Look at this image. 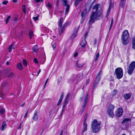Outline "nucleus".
<instances>
[{
  "label": "nucleus",
  "instance_id": "7c9ffc66",
  "mask_svg": "<svg viewBox=\"0 0 135 135\" xmlns=\"http://www.w3.org/2000/svg\"><path fill=\"white\" fill-rule=\"evenodd\" d=\"M23 64L24 66H27V61L25 59H23Z\"/></svg>",
  "mask_w": 135,
  "mask_h": 135
},
{
  "label": "nucleus",
  "instance_id": "09e8293b",
  "mask_svg": "<svg viewBox=\"0 0 135 135\" xmlns=\"http://www.w3.org/2000/svg\"><path fill=\"white\" fill-rule=\"evenodd\" d=\"M33 18L34 21H36L38 19V17H33Z\"/></svg>",
  "mask_w": 135,
  "mask_h": 135
},
{
  "label": "nucleus",
  "instance_id": "4c0bfd02",
  "mask_svg": "<svg viewBox=\"0 0 135 135\" xmlns=\"http://www.w3.org/2000/svg\"><path fill=\"white\" fill-rule=\"evenodd\" d=\"M47 6L49 8H51L52 7L51 4L49 3H48L47 4Z\"/></svg>",
  "mask_w": 135,
  "mask_h": 135
},
{
  "label": "nucleus",
  "instance_id": "0e129e2a",
  "mask_svg": "<svg viewBox=\"0 0 135 135\" xmlns=\"http://www.w3.org/2000/svg\"><path fill=\"white\" fill-rule=\"evenodd\" d=\"M17 1V0H13V2H16Z\"/></svg>",
  "mask_w": 135,
  "mask_h": 135
},
{
  "label": "nucleus",
  "instance_id": "052dcab7",
  "mask_svg": "<svg viewBox=\"0 0 135 135\" xmlns=\"http://www.w3.org/2000/svg\"><path fill=\"white\" fill-rule=\"evenodd\" d=\"M40 72H41V70L40 69L39 70V71L38 72V73H37L38 74H37V76L38 75H39V73H40Z\"/></svg>",
  "mask_w": 135,
  "mask_h": 135
},
{
  "label": "nucleus",
  "instance_id": "4468645a",
  "mask_svg": "<svg viewBox=\"0 0 135 135\" xmlns=\"http://www.w3.org/2000/svg\"><path fill=\"white\" fill-rule=\"evenodd\" d=\"M76 66L78 68H82L84 65V64L81 61L78 60L76 62Z\"/></svg>",
  "mask_w": 135,
  "mask_h": 135
},
{
  "label": "nucleus",
  "instance_id": "ea45409f",
  "mask_svg": "<svg viewBox=\"0 0 135 135\" xmlns=\"http://www.w3.org/2000/svg\"><path fill=\"white\" fill-rule=\"evenodd\" d=\"M132 43H135V36H134L133 37Z\"/></svg>",
  "mask_w": 135,
  "mask_h": 135
},
{
  "label": "nucleus",
  "instance_id": "2eb2a0df",
  "mask_svg": "<svg viewBox=\"0 0 135 135\" xmlns=\"http://www.w3.org/2000/svg\"><path fill=\"white\" fill-rule=\"evenodd\" d=\"M100 79L96 78V80L94 83L93 87V89H94L95 87L97 86V85L99 82Z\"/></svg>",
  "mask_w": 135,
  "mask_h": 135
},
{
  "label": "nucleus",
  "instance_id": "2f4dec72",
  "mask_svg": "<svg viewBox=\"0 0 135 135\" xmlns=\"http://www.w3.org/2000/svg\"><path fill=\"white\" fill-rule=\"evenodd\" d=\"M13 46V44H12L11 45L9 46L8 47V50H9V52H10L12 49Z\"/></svg>",
  "mask_w": 135,
  "mask_h": 135
},
{
  "label": "nucleus",
  "instance_id": "412c9836",
  "mask_svg": "<svg viewBox=\"0 0 135 135\" xmlns=\"http://www.w3.org/2000/svg\"><path fill=\"white\" fill-rule=\"evenodd\" d=\"M70 24V22H66L64 24L62 27H63V29H64V31L65 30V28L66 27H67L69 26Z\"/></svg>",
  "mask_w": 135,
  "mask_h": 135
},
{
  "label": "nucleus",
  "instance_id": "f3484780",
  "mask_svg": "<svg viewBox=\"0 0 135 135\" xmlns=\"http://www.w3.org/2000/svg\"><path fill=\"white\" fill-rule=\"evenodd\" d=\"M124 96L125 99L127 100L131 98V94L130 93L126 94L124 95Z\"/></svg>",
  "mask_w": 135,
  "mask_h": 135
},
{
  "label": "nucleus",
  "instance_id": "0eeeda50",
  "mask_svg": "<svg viewBox=\"0 0 135 135\" xmlns=\"http://www.w3.org/2000/svg\"><path fill=\"white\" fill-rule=\"evenodd\" d=\"M131 124V119L129 118H126L123 119L122 122V124L125 128H127Z\"/></svg>",
  "mask_w": 135,
  "mask_h": 135
},
{
  "label": "nucleus",
  "instance_id": "1a4fd4ad",
  "mask_svg": "<svg viewBox=\"0 0 135 135\" xmlns=\"http://www.w3.org/2000/svg\"><path fill=\"white\" fill-rule=\"evenodd\" d=\"M70 94H68L66 96L65 98V99L63 104L62 106V112H63L65 109V107L66 106L68 103V98L70 96Z\"/></svg>",
  "mask_w": 135,
  "mask_h": 135
},
{
  "label": "nucleus",
  "instance_id": "b1692460",
  "mask_svg": "<svg viewBox=\"0 0 135 135\" xmlns=\"http://www.w3.org/2000/svg\"><path fill=\"white\" fill-rule=\"evenodd\" d=\"M17 68L20 70H21L23 69L22 64L21 63H18L17 65Z\"/></svg>",
  "mask_w": 135,
  "mask_h": 135
},
{
  "label": "nucleus",
  "instance_id": "f8f14e48",
  "mask_svg": "<svg viewBox=\"0 0 135 135\" xmlns=\"http://www.w3.org/2000/svg\"><path fill=\"white\" fill-rule=\"evenodd\" d=\"M123 113V110L122 108H119L117 110L116 115L117 117H120L122 116Z\"/></svg>",
  "mask_w": 135,
  "mask_h": 135
},
{
  "label": "nucleus",
  "instance_id": "e433bc0d",
  "mask_svg": "<svg viewBox=\"0 0 135 135\" xmlns=\"http://www.w3.org/2000/svg\"><path fill=\"white\" fill-rule=\"evenodd\" d=\"M10 16H8L6 19V23H7L8 21V20L10 17Z\"/></svg>",
  "mask_w": 135,
  "mask_h": 135
},
{
  "label": "nucleus",
  "instance_id": "9b49d317",
  "mask_svg": "<svg viewBox=\"0 0 135 135\" xmlns=\"http://www.w3.org/2000/svg\"><path fill=\"white\" fill-rule=\"evenodd\" d=\"M88 98V94L86 95L85 99L84 100V104L82 105V108L80 110V112L82 113L84 110L85 106L87 102V99Z\"/></svg>",
  "mask_w": 135,
  "mask_h": 135
},
{
  "label": "nucleus",
  "instance_id": "13d9d810",
  "mask_svg": "<svg viewBox=\"0 0 135 135\" xmlns=\"http://www.w3.org/2000/svg\"><path fill=\"white\" fill-rule=\"evenodd\" d=\"M78 54L77 52H76L74 54L75 57H76V56H78Z\"/></svg>",
  "mask_w": 135,
  "mask_h": 135
},
{
  "label": "nucleus",
  "instance_id": "423d86ee",
  "mask_svg": "<svg viewBox=\"0 0 135 135\" xmlns=\"http://www.w3.org/2000/svg\"><path fill=\"white\" fill-rule=\"evenodd\" d=\"M135 68V62H132L129 65L128 67L127 73L128 74L131 75Z\"/></svg>",
  "mask_w": 135,
  "mask_h": 135
},
{
  "label": "nucleus",
  "instance_id": "6e6d98bb",
  "mask_svg": "<svg viewBox=\"0 0 135 135\" xmlns=\"http://www.w3.org/2000/svg\"><path fill=\"white\" fill-rule=\"evenodd\" d=\"M21 123L20 126H19V127H18V129H20L21 128Z\"/></svg>",
  "mask_w": 135,
  "mask_h": 135
},
{
  "label": "nucleus",
  "instance_id": "c03bdc74",
  "mask_svg": "<svg viewBox=\"0 0 135 135\" xmlns=\"http://www.w3.org/2000/svg\"><path fill=\"white\" fill-rule=\"evenodd\" d=\"M56 44H54L52 45V47H53V49L54 50H55L56 48Z\"/></svg>",
  "mask_w": 135,
  "mask_h": 135
},
{
  "label": "nucleus",
  "instance_id": "de8ad7c7",
  "mask_svg": "<svg viewBox=\"0 0 135 135\" xmlns=\"http://www.w3.org/2000/svg\"><path fill=\"white\" fill-rule=\"evenodd\" d=\"M48 80H49V79L48 78L46 80V81L45 82V85L44 86V88L45 87L46 85Z\"/></svg>",
  "mask_w": 135,
  "mask_h": 135
},
{
  "label": "nucleus",
  "instance_id": "f03ea898",
  "mask_svg": "<svg viewBox=\"0 0 135 135\" xmlns=\"http://www.w3.org/2000/svg\"><path fill=\"white\" fill-rule=\"evenodd\" d=\"M129 34L127 30H124L122 32L121 39L122 44L124 45H127L129 41Z\"/></svg>",
  "mask_w": 135,
  "mask_h": 135
},
{
  "label": "nucleus",
  "instance_id": "864d4df0",
  "mask_svg": "<svg viewBox=\"0 0 135 135\" xmlns=\"http://www.w3.org/2000/svg\"><path fill=\"white\" fill-rule=\"evenodd\" d=\"M88 33L86 32L85 33V38H86V37L87 36V35H88Z\"/></svg>",
  "mask_w": 135,
  "mask_h": 135
},
{
  "label": "nucleus",
  "instance_id": "6e6552de",
  "mask_svg": "<svg viewBox=\"0 0 135 135\" xmlns=\"http://www.w3.org/2000/svg\"><path fill=\"white\" fill-rule=\"evenodd\" d=\"M63 21V18H61L60 19L59 25V29H60L61 31L59 32V34L60 35L64 31V29H63V27H62V24Z\"/></svg>",
  "mask_w": 135,
  "mask_h": 135
},
{
  "label": "nucleus",
  "instance_id": "69168bd1",
  "mask_svg": "<svg viewBox=\"0 0 135 135\" xmlns=\"http://www.w3.org/2000/svg\"><path fill=\"white\" fill-rule=\"evenodd\" d=\"M112 27H111V26H110V27H109V32L110 30H111V28H112Z\"/></svg>",
  "mask_w": 135,
  "mask_h": 135
},
{
  "label": "nucleus",
  "instance_id": "4d7b16f0",
  "mask_svg": "<svg viewBox=\"0 0 135 135\" xmlns=\"http://www.w3.org/2000/svg\"><path fill=\"white\" fill-rule=\"evenodd\" d=\"M7 73H8L9 72V71H10L11 70V69L10 68H8L7 69Z\"/></svg>",
  "mask_w": 135,
  "mask_h": 135
},
{
  "label": "nucleus",
  "instance_id": "a878e982",
  "mask_svg": "<svg viewBox=\"0 0 135 135\" xmlns=\"http://www.w3.org/2000/svg\"><path fill=\"white\" fill-rule=\"evenodd\" d=\"M125 4V2L124 0H121L120 4V6L122 8H123Z\"/></svg>",
  "mask_w": 135,
  "mask_h": 135
},
{
  "label": "nucleus",
  "instance_id": "680f3d73",
  "mask_svg": "<svg viewBox=\"0 0 135 135\" xmlns=\"http://www.w3.org/2000/svg\"><path fill=\"white\" fill-rule=\"evenodd\" d=\"M83 97H81L80 98V100H81V101L83 99Z\"/></svg>",
  "mask_w": 135,
  "mask_h": 135
},
{
  "label": "nucleus",
  "instance_id": "338daca9",
  "mask_svg": "<svg viewBox=\"0 0 135 135\" xmlns=\"http://www.w3.org/2000/svg\"><path fill=\"white\" fill-rule=\"evenodd\" d=\"M113 18H112L111 21V23H113Z\"/></svg>",
  "mask_w": 135,
  "mask_h": 135
},
{
  "label": "nucleus",
  "instance_id": "393cba45",
  "mask_svg": "<svg viewBox=\"0 0 135 135\" xmlns=\"http://www.w3.org/2000/svg\"><path fill=\"white\" fill-rule=\"evenodd\" d=\"M111 5V3H110L109 4V7L108 8V10L107 12V14L106 15V17H108L109 15V13L110 12V9H111V8H110Z\"/></svg>",
  "mask_w": 135,
  "mask_h": 135
},
{
  "label": "nucleus",
  "instance_id": "a211bd4d",
  "mask_svg": "<svg viewBox=\"0 0 135 135\" xmlns=\"http://www.w3.org/2000/svg\"><path fill=\"white\" fill-rule=\"evenodd\" d=\"M83 127L84 129L82 131V132H84L85 131H86L87 130V125L85 122H84L83 123Z\"/></svg>",
  "mask_w": 135,
  "mask_h": 135
},
{
  "label": "nucleus",
  "instance_id": "bb28decb",
  "mask_svg": "<svg viewBox=\"0 0 135 135\" xmlns=\"http://www.w3.org/2000/svg\"><path fill=\"white\" fill-rule=\"evenodd\" d=\"M6 126L7 125L6 124V122H3L1 128L2 130L3 131L6 128Z\"/></svg>",
  "mask_w": 135,
  "mask_h": 135
},
{
  "label": "nucleus",
  "instance_id": "a19ab883",
  "mask_svg": "<svg viewBox=\"0 0 135 135\" xmlns=\"http://www.w3.org/2000/svg\"><path fill=\"white\" fill-rule=\"evenodd\" d=\"M88 115L86 114L84 117V122H85L86 121V120L87 117Z\"/></svg>",
  "mask_w": 135,
  "mask_h": 135
},
{
  "label": "nucleus",
  "instance_id": "a18cd8bd",
  "mask_svg": "<svg viewBox=\"0 0 135 135\" xmlns=\"http://www.w3.org/2000/svg\"><path fill=\"white\" fill-rule=\"evenodd\" d=\"M132 47L133 49L135 50V43H132Z\"/></svg>",
  "mask_w": 135,
  "mask_h": 135
},
{
  "label": "nucleus",
  "instance_id": "58836bf2",
  "mask_svg": "<svg viewBox=\"0 0 135 135\" xmlns=\"http://www.w3.org/2000/svg\"><path fill=\"white\" fill-rule=\"evenodd\" d=\"M5 110L4 109H2L0 110V113L1 114H3L5 112Z\"/></svg>",
  "mask_w": 135,
  "mask_h": 135
},
{
  "label": "nucleus",
  "instance_id": "c9c22d12",
  "mask_svg": "<svg viewBox=\"0 0 135 135\" xmlns=\"http://www.w3.org/2000/svg\"><path fill=\"white\" fill-rule=\"evenodd\" d=\"M22 9L24 12L25 13H26L25 6V5H23L22 7Z\"/></svg>",
  "mask_w": 135,
  "mask_h": 135
},
{
  "label": "nucleus",
  "instance_id": "6ab92c4d",
  "mask_svg": "<svg viewBox=\"0 0 135 135\" xmlns=\"http://www.w3.org/2000/svg\"><path fill=\"white\" fill-rule=\"evenodd\" d=\"M86 42L85 40H83L80 44V46L82 47H85L86 44Z\"/></svg>",
  "mask_w": 135,
  "mask_h": 135
},
{
  "label": "nucleus",
  "instance_id": "49530a36",
  "mask_svg": "<svg viewBox=\"0 0 135 135\" xmlns=\"http://www.w3.org/2000/svg\"><path fill=\"white\" fill-rule=\"evenodd\" d=\"M8 3V2L7 1H5L4 2H2L3 4H4L6 5L7 4V3Z\"/></svg>",
  "mask_w": 135,
  "mask_h": 135
},
{
  "label": "nucleus",
  "instance_id": "cd10ccee",
  "mask_svg": "<svg viewBox=\"0 0 135 135\" xmlns=\"http://www.w3.org/2000/svg\"><path fill=\"white\" fill-rule=\"evenodd\" d=\"M33 51L35 52H37L38 50L37 48V45H35L33 47Z\"/></svg>",
  "mask_w": 135,
  "mask_h": 135
},
{
  "label": "nucleus",
  "instance_id": "bf43d9fd",
  "mask_svg": "<svg viewBox=\"0 0 135 135\" xmlns=\"http://www.w3.org/2000/svg\"><path fill=\"white\" fill-rule=\"evenodd\" d=\"M90 80L89 79L88 80L86 81V85L88 84Z\"/></svg>",
  "mask_w": 135,
  "mask_h": 135
},
{
  "label": "nucleus",
  "instance_id": "79ce46f5",
  "mask_svg": "<svg viewBox=\"0 0 135 135\" xmlns=\"http://www.w3.org/2000/svg\"><path fill=\"white\" fill-rule=\"evenodd\" d=\"M43 0H34V1L35 2L38 3L40 1H41V2L43 1Z\"/></svg>",
  "mask_w": 135,
  "mask_h": 135
},
{
  "label": "nucleus",
  "instance_id": "3c124183",
  "mask_svg": "<svg viewBox=\"0 0 135 135\" xmlns=\"http://www.w3.org/2000/svg\"><path fill=\"white\" fill-rule=\"evenodd\" d=\"M97 40L96 39H94V44L95 45L97 44Z\"/></svg>",
  "mask_w": 135,
  "mask_h": 135
},
{
  "label": "nucleus",
  "instance_id": "473e14b6",
  "mask_svg": "<svg viewBox=\"0 0 135 135\" xmlns=\"http://www.w3.org/2000/svg\"><path fill=\"white\" fill-rule=\"evenodd\" d=\"M33 31H30L29 33V35L30 38H32V37L33 36Z\"/></svg>",
  "mask_w": 135,
  "mask_h": 135
},
{
  "label": "nucleus",
  "instance_id": "20e7f679",
  "mask_svg": "<svg viewBox=\"0 0 135 135\" xmlns=\"http://www.w3.org/2000/svg\"><path fill=\"white\" fill-rule=\"evenodd\" d=\"M114 74L115 75L118 79L121 78L123 75V69L121 68H118L115 70Z\"/></svg>",
  "mask_w": 135,
  "mask_h": 135
},
{
  "label": "nucleus",
  "instance_id": "aec40b11",
  "mask_svg": "<svg viewBox=\"0 0 135 135\" xmlns=\"http://www.w3.org/2000/svg\"><path fill=\"white\" fill-rule=\"evenodd\" d=\"M38 118L37 115V111H35L34 113V115L33 117V119L34 120H36Z\"/></svg>",
  "mask_w": 135,
  "mask_h": 135
},
{
  "label": "nucleus",
  "instance_id": "9d476101",
  "mask_svg": "<svg viewBox=\"0 0 135 135\" xmlns=\"http://www.w3.org/2000/svg\"><path fill=\"white\" fill-rule=\"evenodd\" d=\"M62 1L63 2V5L64 6L66 7V9L65 13V14L66 15H67L66 13H68L69 11L70 6L68 4H67V0H62Z\"/></svg>",
  "mask_w": 135,
  "mask_h": 135
},
{
  "label": "nucleus",
  "instance_id": "5701e85b",
  "mask_svg": "<svg viewBox=\"0 0 135 135\" xmlns=\"http://www.w3.org/2000/svg\"><path fill=\"white\" fill-rule=\"evenodd\" d=\"M102 75V71L101 70H100L98 73L96 78L100 79L101 76Z\"/></svg>",
  "mask_w": 135,
  "mask_h": 135
},
{
  "label": "nucleus",
  "instance_id": "603ef678",
  "mask_svg": "<svg viewBox=\"0 0 135 135\" xmlns=\"http://www.w3.org/2000/svg\"><path fill=\"white\" fill-rule=\"evenodd\" d=\"M28 112H27L25 114V116L24 117V118H25L27 116V115L28 114Z\"/></svg>",
  "mask_w": 135,
  "mask_h": 135
},
{
  "label": "nucleus",
  "instance_id": "72a5a7b5",
  "mask_svg": "<svg viewBox=\"0 0 135 135\" xmlns=\"http://www.w3.org/2000/svg\"><path fill=\"white\" fill-rule=\"evenodd\" d=\"M14 75L12 72L8 76V77L12 78L14 76Z\"/></svg>",
  "mask_w": 135,
  "mask_h": 135
},
{
  "label": "nucleus",
  "instance_id": "7ed1b4c3",
  "mask_svg": "<svg viewBox=\"0 0 135 135\" xmlns=\"http://www.w3.org/2000/svg\"><path fill=\"white\" fill-rule=\"evenodd\" d=\"M100 124L101 123L96 119L93 120L91 125L92 132L94 133L97 132L100 129Z\"/></svg>",
  "mask_w": 135,
  "mask_h": 135
},
{
  "label": "nucleus",
  "instance_id": "4be33fe9",
  "mask_svg": "<svg viewBox=\"0 0 135 135\" xmlns=\"http://www.w3.org/2000/svg\"><path fill=\"white\" fill-rule=\"evenodd\" d=\"M86 13V11L85 10H84V11L81 13V15L82 17V18L83 19H84L85 18V15Z\"/></svg>",
  "mask_w": 135,
  "mask_h": 135
},
{
  "label": "nucleus",
  "instance_id": "39448f33",
  "mask_svg": "<svg viewBox=\"0 0 135 135\" xmlns=\"http://www.w3.org/2000/svg\"><path fill=\"white\" fill-rule=\"evenodd\" d=\"M115 107L113 105L110 104L108 107L107 112L110 117H113L114 116L113 110Z\"/></svg>",
  "mask_w": 135,
  "mask_h": 135
},
{
  "label": "nucleus",
  "instance_id": "e2e57ef3",
  "mask_svg": "<svg viewBox=\"0 0 135 135\" xmlns=\"http://www.w3.org/2000/svg\"><path fill=\"white\" fill-rule=\"evenodd\" d=\"M62 133H63V131L62 130H61V133H60V135H62Z\"/></svg>",
  "mask_w": 135,
  "mask_h": 135
},
{
  "label": "nucleus",
  "instance_id": "c756f323",
  "mask_svg": "<svg viewBox=\"0 0 135 135\" xmlns=\"http://www.w3.org/2000/svg\"><path fill=\"white\" fill-rule=\"evenodd\" d=\"M99 53L98 52L96 56L95 59V60H94L95 62H96L97 61L99 57Z\"/></svg>",
  "mask_w": 135,
  "mask_h": 135
},
{
  "label": "nucleus",
  "instance_id": "f257e3e1",
  "mask_svg": "<svg viewBox=\"0 0 135 135\" xmlns=\"http://www.w3.org/2000/svg\"><path fill=\"white\" fill-rule=\"evenodd\" d=\"M99 4H97L94 5L93 7L95 11L93 12L90 15L89 21V25H92L99 17H103V10L101 8L99 9Z\"/></svg>",
  "mask_w": 135,
  "mask_h": 135
},
{
  "label": "nucleus",
  "instance_id": "774afa93",
  "mask_svg": "<svg viewBox=\"0 0 135 135\" xmlns=\"http://www.w3.org/2000/svg\"><path fill=\"white\" fill-rule=\"evenodd\" d=\"M90 25V26H89V27H91V28H93V26H92V25Z\"/></svg>",
  "mask_w": 135,
  "mask_h": 135
},
{
  "label": "nucleus",
  "instance_id": "c85d7f7f",
  "mask_svg": "<svg viewBox=\"0 0 135 135\" xmlns=\"http://www.w3.org/2000/svg\"><path fill=\"white\" fill-rule=\"evenodd\" d=\"M83 0H75V6H77L81 1Z\"/></svg>",
  "mask_w": 135,
  "mask_h": 135
},
{
  "label": "nucleus",
  "instance_id": "dca6fc26",
  "mask_svg": "<svg viewBox=\"0 0 135 135\" xmlns=\"http://www.w3.org/2000/svg\"><path fill=\"white\" fill-rule=\"evenodd\" d=\"M63 93H62L61 94L59 100L57 104V106H59L61 102H62L63 97Z\"/></svg>",
  "mask_w": 135,
  "mask_h": 135
},
{
  "label": "nucleus",
  "instance_id": "f704fd0d",
  "mask_svg": "<svg viewBox=\"0 0 135 135\" xmlns=\"http://www.w3.org/2000/svg\"><path fill=\"white\" fill-rule=\"evenodd\" d=\"M83 75L82 73H81L79 74H78L77 75V76L78 78L79 76H80V78H80V79H81L82 78Z\"/></svg>",
  "mask_w": 135,
  "mask_h": 135
},
{
  "label": "nucleus",
  "instance_id": "ddd939ff",
  "mask_svg": "<svg viewBox=\"0 0 135 135\" xmlns=\"http://www.w3.org/2000/svg\"><path fill=\"white\" fill-rule=\"evenodd\" d=\"M79 28V27H78L77 28H74V32L71 36V38H73L76 37Z\"/></svg>",
  "mask_w": 135,
  "mask_h": 135
},
{
  "label": "nucleus",
  "instance_id": "8fccbe9b",
  "mask_svg": "<svg viewBox=\"0 0 135 135\" xmlns=\"http://www.w3.org/2000/svg\"><path fill=\"white\" fill-rule=\"evenodd\" d=\"M18 20V18L17 17H15L13 19V20L15 21H17Z\"/></svg>",
  "mask_w": 135,
  "mask_h": 135
},
{
  "label": "nucleus",
  "instance_id": "37998d69",
  "mask_svg": "<svg viewBox=\"0 0 135 135\" xmlns=\"http://www.w3.org/2000/svg\"><path fill=\"white\" fill-rule=\"evenodd\" d=\"M33 61L36 64L38 63V62L36 58H34L33 60Z\"/></svg>",
  "mask_w": 135,
  "mask_h": 135
},
{
  "label": "nucleus",
  "instance_id": "5fc2aeb1",
  "mask_svg": "<svg viewBox=\"0 0 135 135\" xmlns=\"http://www.w3.org/2000/svg\"><path fill=\"white\" fill-rule=\"evenodd\" d=\"M117 92V91L116 90H114L113 91V92L114 93V94L116 93Z\"/></svg>",
  "mask_w": 135,
  "mask_h": 135
}]
</instances>
